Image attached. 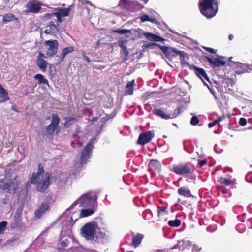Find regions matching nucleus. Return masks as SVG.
Listing matches in <instances>:
<instances>
[{
	"mask_svg": "<svg viewBox=\"0 0 252 252\" xmlns=\"http://www.w3.org/2000/svg\"><path fill=\"white\" fill-rule=\"evenodd\" d=\"M44 172V167L41 163L38 164L37 172L33 173L29 180V183L36 184V190L42 193L45 191L52 183V174Z\"/></svg>",
	"mask_w": 252,
	"mask_h": 252,
	"instance_id": "obj_1",
	"label": "nucleus"
},
{
	"mask_svg": "<svg viewBox=\"0 0 252 252\" xmlns=\"http://www.w3.org/2000/svg\"><path fill=\"white\" fill-rule=\"evenodd\" d=\"M97 196L93 193H88L81 196L77 200V203L84 206H90L91 208L85 209L81 210L80 217H86L94 213V207L97 206Z\"/></svg>",
	"mask_w": 252,
	"mask_h": 252,
	"instance_id": "obj_2",
	"label": "nucleus"
},
{
	"mask_svg": "<svg viewBox=\"0 0 252 252\" xmlns=\"http://www.w3.org/2000/svg\"><path fill=\"white\" fill-rule=\"evenodd\" d=\"M199 8L201 13L207 18L215 16L218 10L217 0H200Z\"/></svg>",
	"mask_w": 252,
	"mask_h": 252,
	"instance_id": "obj_3",
	"label": "nucleus"
},
{
	"mask_svg": "<svg viewBox=\"0 0 252 252\" xmlns=\"http://www.w3.org/2000/svg\"><path fill=\"white\" fill-rule=\"evenodd\" d=\"M19 183L17 178L0 180V189L8 194H14L19 190Z\"/></svg>",
	"mask_w": 252,
	"mask_h": 252,
	"instance_id": "obj_4",
	"label": "nucleus"
},
{
	"mask_svg": "<svg viewBox=\"0 0 252 252\" xmlns=\"http://www.w3.org/2000/svg\"><path fill=\"white\" fill-rule=\"evenodd\" d=\"M150 46H156L158 47L164 54L165 56L170 59H172L173 58L176 57L177 55H179L183 58L187 56V54L185 53L184 51L178 50L175 48H169L167 46H162L156 43H151L150 44L148 45L147 47H149Z\"/></svg>",
	"mask_w": 252,
	"mask_h": 252,
	"instance_id": "obj_5",
	"label": "nucleus"
},
{
	"mask_svg": "<svg viewBox=\"0 0 252 252\" xmlns=\"http://www.w3.org/2000/svg\"><path fill=\"white\" fill-rule=\"evenodd\" d=\"M94 147L93 140L91 139L82 151L79 160L81 165L85 164L88 159L90 158Z\"/></svg>",
	"mask_w": 252,
	"mask_h": 252,
	"instance_id": "obj_6",
	"label": "nucleus"
},
{
	"mask_svg": "<svg viewBox=\"0 0 252 252\" xmlns=\"http://www.w3.org/2000/svg\"><path fill=\"white\" fill-rule=\"evenodd\" d=\"M95 231V225L92 223H86L81 229L82 236L89 240L94 239Z\"/></svg>",
	"mask_w": 252,
	"mask_h": 252,
	"instance_id": "obj_7",
	"label": "nucleus"
},
{
	"mask_svg": "<svg viewBox=\"0 0 252 252\" xmlns=\"http://www.w3.org/2000/svg\"><path fill=\"white\" fill-rule=\"evenodd\" d=\"M60 122V119L57 114H53L52 116L51 123L46 126V131L49 135H53L56 131L58 134L59 132L58 126Z\"/></svg>",
	"mask_w": 252,
	"mask_h": 252,
	"instance_id": "obj_8",
	"label": "nucleus"
},
{
	"mask_svg": "<svg viewBox=\"0 0 252 252\" xmlns=\"http://www.w3.org/2000/svg\"><path fill=\"white\" fill-rule=\"evenodd\" d=\"M171 170L177 175L186 176L191 172V165L190 163L176 165Z\"/></svg>",
	"mask_w": 252,
	"mask_h": 252,
	"instance_id": "obj_9",
	"label": "nucleus"
},
{
	"mask_svg": "<svg viewBox=\"0 0 252 252\" xmlns=\"http://www.w3.org/2000/svg\"><path fill=\"white\" fill-rule=\"evenodd\" d=\"M154 137V134L151 131L141 133L139 136L137 144L141 145H144L145 144L150 142Z\"/></svg>",
	"mask_w": 252,
	"mask_h": 252,
	"instance_id": "obj_10",
	"label": "nucleus"
},
{
	"mask_svg": "<svg viewBox=\"0 0 252 252\" xmlns=\"http://www.w3.org/2000/svg\"><path fill=\"white\" fill-rule=\"evenodd\" d=\"M58 12H53L52 13H46L43 16V17L46 19H50L54 18V17H65L67 16L69 14L70 11V7L67 8H60L58 9Z\"/></svg>",
	"mask_w": 252,
	"mask_h": 252,
	"instance_id": "obj_11",
	"label": "nucleus"
},
{
	"mask_svg": "<svg viewBox=\"0 0 252 252\" xmlns=\"http://www.w3.org/2000/svg\"><path fill=\"white\" fill-rule=\"evenodd\" d=\"M45 43L49 46L46 53L48 57H52L57 53L58 42L56 40H47Z\"/></svg>",
	"mask_w": 252,
	"mask_h": 252,
	"instance_id": "obj_12",
	"label": "nucleus"
},
{
	"mask_svg": "<svg viewBox=\"0 0 252 252\" xmlns=\"http://www.w3.org/2000/svg\"><path fill=\"white\" fill-rule=\"evenodd\" d=\"M26 12L27 13H37L41 7L39 3H36L34 1H29L26 5Z\"/></svg>",
	"mask_w": 252,
	"mask_h": 252,
	"instance_id": "obj_13",
	"label": "nucleus"
},
{
	"mask_svg": "<svg viewBox=\"0 0 252 252\" xmlns=\"http://www.w3.org/2000/svg\"><path fill=\"white\" fill-rule=\"evenodd\" d=\"M161 170V164L157 160L151 159L148 164V171L154 172L157 171L159 172Z\"/></svg>",
	"mask_w": 252,
	"mask_h": 252,
	"instance_id": "obj_14",
	"label": "nucleus"
},
{
	"mask_svg": "<svg viewBox=\"0 0 252 252\" xmlns=\"http://www.w3.org/2000/svg\"><path fill=\"white\" fill-rule=\"evenodd\" d=\"M192 69L194 71L195 74L202 80L204 79L206 81H209V77L204 69L198 67L196 66H193Z\"/></svg>",
	"mask_w": 252,
	"mask_h": 252,
	"instance_id": "obj_15",
	"label": "nucleus"
},
{
	"mask_svg": "<svg viewBox=\"0 0 252 252\" xmlns=\"http://www.w3.org/2000/svg\"><path fill=\"white\" fill-rule=\"evenodd\" d=\"M206 60L213 66V67H217L220 66H225L226 62L217 58L211 59L209 57H206Z\"/></svg>",
	"mask_w": 252,
	"mask_h": 252,
	"instance_id": "obj_16",
	"label": "nucleus"
},
{
	"mask_svg": "<svg viewBox=\"0 0 252 252\" xmlns=\"http://www.w3.org/2000/svg\"><path fill=\"white\" fill-rule=\"evenodd\" d=\"M153 113L156 116L160 117L163 119H171L170 114L167 113L165 110L156 108L153 110Z\"/></svg>",
	"mask_w": 252,
	"mask_h": 252,
	"instance_id": "obj_17",
	"label": "nucleus"
},
{
	"mask_svg": "<svg viewBox=\"0 0 252 252\" xmlns=\"http://www.w3.org/2000/svg\"><path fill=\"white\" fill-rule=\"evenodd\" d=\"M49 209V205L47 203H42L39 208L35 211V215L40 218L45 212Z\"/></svg>",
	"mask_w": 252,
	"mask_h": 252,
	"instance_id": "obj_18",
	"label": "nucleus"
},
{
	"mask_svg": "<svg viewBox=\"0 0 252 252\" xmlns=\"http://www.w3.org/2000/svg\"><path fill=\"white\" fill-rule=\"evenodd\" d=\"M144 35L146 39L150 41L160 42L164 40L162 37L150 32H145Z\"/></svg>",
	"mask_w": 252,
	"mask_h": 252,
	"instance_id": "obj_19",
	"label": "nucleus"
},
{
	"mask_svg": "<svg viewBox=\"0 0 252 252\" xmlns=\"http://www.w3.org/2000/svg\"><path fill=\"white\" fill-rule=\"evenodd\" d=\"M144 235L138 233L135 235H133L132 237V241L130 243V245L133 246L134 248H137L141 244Z\"/></svg>",
	"mask_w": 252,
	"mask_h": 252,
	"instance_id": "obj_20",
	"label": "nucleus"
},
{
	"mask_svg": "<svg viewBox=\"0 0 252 252\" xmlns=\"http://www.w3.org/2000/svg\"><path fill=\"white\" fill-rule=\"evenodd\" d=\"M178 193L181 196H184L186 197H192L191 192L188 187L183 186L179 188L178 189Z\"/></svg>",
	"mask_w": 252,
	"mask_h": 252,
	"instance_id": "obj_21",
	"label": "nucleus"
},
{
	"mask_svg": "<svg viewBox=\"0 0 252 252\" xmlns=\"http://www.w3.org/2000/svg\"><path fill=\"white\" fill-rule=\"evenodd\" d=\"M0 103L4 102L9 99L7 91L0 84Z\"/></svg>",
	"mask_w": 252,
	"mask_h": 252,
	"instance_id": "obj_22",
	"label": "nucleus"
},
{
	"mask_svg": "<svg viewBox=\"0 0 252 252\" xmlns=\"http://www.w3.org/2000/svg\"><path fill=\"white\" fill-rule=\"evenodd\" d=\"M57 30V28L56 25L53 21H50L46 26L44 32L46 34H51L55 32Z\"/></svg>",
	"mask_w": 252,
	"mask_h": 252,
	"instance_id": "obj_23",
	"label": "nucleus"
},
{
	"mask_svg": "<svg viewBox=\"0 0 252 252\" xmlns=\"http://www.w3.org/2000/svg\"><path fill=\"white\" fill-rule=\"evenodd\" d=\"M36 64L42 72H45L46 71L48 63L44 59L37 58Z\"/></svg>",
	"mask_w": 252,
	"mask_h": 252,
	"instance_id": "obj_24",
	"label": "nucleus"
},
{
	"mask_svg": "<svg viewBox=\"0 0 252 252\" xmlns=\"http://www.w3.org/2000/svg\"><path fill=\"white\" fill-rule=\"evenodd\" d=\"M74 51V48L72 46L67 47L63 48L62 50L61 55L59 57L60 60L61 61H63L64 60L65 56L67 54L73 52Z\"/></svg>",
	"mask_w": 252,
	"mask_h": 252,
	"instance_id": "obj_25",
	"label": "nucleus"
},
{
	"mask_svg": "<svg viewBox=\"0 0 252 252\" xmlns=\"http://www.w3.org/2000/svg\"><path fill=\"white\" fill-rule=\"evenodd\" d=\"M134 81L128 82L126 85V89L125 91V95H131L133 93V85Z\"/></svg>",
	"mask_w": 252,
	"mask_h": 252,
	"instance_id": "obj_26",
	"label": "nucleus"
},
{
	"mask_svg": "<svg viewBox=\"0 0 252 252\" xmlns=\"http://www.w3.org/2000/svg\"><path fill=\"white\" fill-rule=\"evenodd\" d=\"M34 78L35 79L38 80V83L39 84H43L45 85H49V82L48 80L41 74H36Z\"/></svg>",
	"mask_w": 252,
	"mask_h": 252,
	"instance_id": "obj_27",
	"label": "nucleus"
},
{
	"mask_svg": "<svg viewBox=\"0 0 252 252\" xmlns=\"http://www.w3.org/2000/svg\"><path fill=\"white\" fill-rule=\"evenodd\" d=\"M158 215L159 217L161 216H164L168 213L167 207L165 206H158Z\"/></svg>",
	"mask_w": 252,
	"mask_h": 252,
	"instance_id": "obj_28",
	"label": "nucleus"
},
{
	"mask_svg": "<svg viewBox=\"0 0 252 252\" xmlns=\"http://www.w3.org/2000/svg\"><path fill=\"white\" fill-rule=\"evenodd\" d=\"M181 224V220L179 219H175V220H170L168 222V224L173 227H177Z\"/></svg>",
	"mask_w": 252,
	"mask_h": 252,
	"instance_id": "obj_29",
	"label": "nucleus"
},
{
	"mask_svg": "<svg viewBox=\"0 0 252 252\" xmlns=\"http://www.w3.org/2000/svg\"><path fill=\"white\" fill-rule=\"evenodd\" d=\"M15 19H16V18L15 17L14 14H6L3 16L2 21L5 23L14 20Z\"/></svg>",
	"mask_w": 252,
	"mask_h": 252,
	"instance_id": "obj_30",
	"label": "nucleus"
},
{
	"mask_svg": "<svg viewBox=\"0 0 252 252\" xmlns=\"http://www.w3.org/2000/svg\"><path fill=\"white\" fill-rule=\"evenodd\" d=\"M236 69L235 72L243 73L244 72V64L241 63H236L235 64Z\"/></svg>",
	"mask_w": 252,
	"mask_h": 252,
	"instance_id": "obj_31",
	"label": "nucleus"
},
{
	"mask_svg": "<svg viewBox=\"0 0 252 252\" xmlns=\"http://www.w3.org/2000/svg\"><path fill=\"white\" fill-rule=\"evenodd\" d=\"M225 118V116L224 115L222 116L219 117L217 118V119L215 120V121H214L213 122H212L211 123H210L208 125V127L209 128H212V127H214L215 125L218 124L219 122L222 121Z\"/></svg>",
	"mask_w": 252,
	"mask_h": 252,
	"instance_id": "obj_32",
	"label": "nucleus"
},
{
	"mask_svg": "<svg viewBox=\"0 0 252 252\" xmlns=\"http://www.w3.org/2000/svg\"><path fill=\"white\" fill-rule=\"evenodd\" d=\"M119 45H120V47L121 48L122 50V53L126 57L125 60H127L126 57L128 56V55L129 54V52L127 50L126 47L125 45H124L123 42L120 43Z\"/></svg>",
	"mask_w": 252,
	"mask_h": 252,
	"instance_id": "obj_33",
	"label": "nucleus"
},
{
	"mask_svg": "<svg viewBox=\"0 0 252 252\" xmlns=\"http://www.w3.org/2000/svg\"><path fill=\"white\" fill-rule=\"evenodd\" d=\"M182 111L181 107H178L175 110L173 114H170L171 119L176 118L178 116Z\"/></svg>",
	"mask_w": 252,
	"mask_h": 252,
	"instance_id": "obj_34",
	"label": "nucleus"
},
{
	"mask_svg": "<svg viewBox=\"0 0 252 252\" xmlns=\"http://www.w3.org/2000/svg\"><path fill=\"white\" fill-rule=\"evenodd\" d=\"M219 181L222 184H224L226 186L230 185L232 181L231 180L224 178V177H220L219 179Z\"/></svg>",
	"mask_w": 252,
	"mask_h": 252,
	"instance_id": "obj_35",
	"label": "nucleus"
},
{
	"mask_svg": "<svg viewBox=\"0 0 252 252\" xmlns=\"http://www.w3.org/2000/svg\"><path fill=\"white\" fill-rule=\"evenodd\" d=\"M7 222L6 221H3L0 222V234H3L6 229Z\"/></svg>",
	"mask_w": 252,
	"mask_h": 252,
	"instance_id": "obj_36",
	"label": "nucleus"
},
{
	"mask_svg": "<svg viewBox=\"0 0 252 252\" xmlns=\"http://www.w3.org/2000/svg\"><path fill=\"white\" fill-rule=\"evenodd\" d=\"M113 32L120 34H125L126 33H130V31L126 29H118L114 30Z\"/></svg>",
	"mask_w": 252,
	"mask_h": 252,
	"instance_id": "obj_37",
	"label": "nucleus"
},
{
	"mask_svg": "<svg viewBox=\"0 0 252 252\" xmlns=\"http://www.w3.org/2000/svg\"><path fill=\"white\" fill-rule=\"evenodd\" d=\"M65 122L64 125L65 127L69 126L72 124L71 122L75 120L74 118L71 117H67L65 118Z\"/></svg>",
	"mask_w": 252,
	"mask_h": 252,
	"instance_id": "obj_38",
	"label": "nucleus"
},
{
	"mask_svg": "<svg viewBox=\"0 0 252 252\" xmlns=\"http://www.w3.org/2000/svg\"><path fill=\"white\" fill-rule=\"evenodd\" d=\"M199 123V120L197 116H193L190 120V124L192 126H196Z\"/></svg>",
	"mask_w": 252,
	"mask_h": 252,
	"instance_id": "obj_39",
	"label": "nucleus"
},
{
	"mask_svg": "<svg viewBox=\"0 0 252 252\" xmlns=\"http://www.w3.org/2000/svg\"><path fill=\"white\" fill-rule=\"evenodd\" d=\"M202 48L206 51H207L210 53H212V54H215L217 52V50H214V49H213L212 48L204 47V46H203Z\"/></svg>",
	"mask_w": 252,
	"mask_h": 252,
	"instance_id": "obj_40",
	"label": "nucleus"
},
{
	"mask_svg": "<svg viewBox=\"0 0 252 252\" xmlns=\"http://www.w3.org/2000/svg\"><path fill=\"white\" fill-rule=\"evenodd\" d=\"M150 17L148 15L144 14L143 15L141 16L140 17V19L141 22H144L146 21H149L150 20Z\"/></svg>",
	"mask_w": 252,
	"mask_h": 252,
	"instance_id": "obj_41",
	"label": "nucleus"
},
{
	"mask_svg": "<svg viewBox=\"0 0 252 252\" xmlns=\"http://www.w3.org/2000/svg\"><path fill=\"white\" fill-rule=\"evenodd\" d=\"M247 123V120L245 118H241L239 120V125L241 126H245Z\"/></svg>",
	"mask_w": 252,
	"mask_h": 252,
	"instance_id": "obj_42",
	"label": "nucleus"
},
{
	"mask_svg": "<svg viewBox=\"0 0 252 252\" xmlns=\"http://www.w3.org/2000/svg\"><path fill=\"white\" fill-rule=\"evenodd\" d=\"M207 162L206 160H202L198 162L197 167H201L207 164Z\"/></svg>",
	"mask_w": 252,
	"mask_h": 252,
	"instance_id": "obj_43",
	"label": "nucleus"
},
{
	"mask_svg": "<svg viewBox=\"0 0 252 252\" xmlns=\"http://www.w3.org/2000/svg\"><path fill=\"white\" fill-rule=\"evenodd\" d=\"M82 56H83V59L85 61H86L87 63H90L91 62L90 58L85 55V52H82Z\"/></svg>",
	"mask_w": 252,
	"mask_h": 252,
	"instance_id": "obj_44",
	"label": "nucleus"
},
{
	"mask_svg": "<svg viewBox=\"0 0 252 252\" xmlns=\"http://www.w3.org/2000/svg\"><path fill=\"white\" fill-rule=\"evenodd\" d=\"M201 250V248L199 247L197 245L194 244L193 245L192 250L193 251H197L198 252Z\"/></svg>",
	"mask_w": 252,
	"mask_h": 252,
	"instance_id": "obj_45",
	"label": "nucleus"
},
{
	"mask_svg": "<svg viewBox=\"0 0 252 252\" xmlns=\"http://www.w3.org/2000/svg\"><path fill=\"white\" fill-rule=\"evenodd\" d=\"M60 244L63 248H65L67 246V243L65 241H62L60 242Z\"/></svg>",
	"mask_w": 252,
	"mask_h": 252,
	"instance_id": "obj_46",
	"label": "nucleus"
},
{
	"mask_svg": "<svg viewBox=\"0 0 252 252\" xmlns=\"http://www.w3.org/2000/svg\"><path fill=\"white\" fill-rule=\"evenodd\" d=\"M45 55L43 53L40 52L39 53L38 56H37V58L40 59H43V58H45Z\"/></svg>",
	"mask_w": 252,
	"mask_h": 252,
	"instance_id": "obj_47",
	"label": "nucleus"
},
{
	"mask_svg": "<svg viewBox=\"0 0 252 252\" xmlns=\"http://www.w3.org/2000/svg\"><path fill=\"white\" fill-rule=\"evenodd\" d=\"M149 21H150L152 23H154V24H157L158 22V21L156 19L151 18H150Z\"/></svg>",
	"mask_w": 252,
	"mask_h": 252,
	"instance_id": "obj_48",
	"label": "nucleus"
},
{
	"mask_svg": "<svg viewBox=\"0 0 252 252\" xmlns=\"http://www.w3.org/2000/svg\"><path fill=\"white\" fill-rule=\"evenodd\" d=\"M94 68L96 69H104L105 68V66H103V65H100L99 66H95Z\"/></svg>",
	"mask_w": 252,
	"mask_h": 252,
	"instance_id": "obj_49",
	"label": "nucleus"
},
{
	"mask_svg": "<svg viewBox=\"0 0 252 252\" xmlns=\"http://www.w3.org/2000/svg\"><path fill=\"white\" fill-rule=\"evenodd\" d=\"M76 134H77L78 133L80 132V127L78 126H77L76 128Z\"/></svg>",
	"mask_w": 252,
	"mask_h": 252,
	"instance_id": "obj_50",
	"label": "nucleus"
},
{
	"mask_svg": "<svg viewBox=\"0 0 252 252\" xmlns=\"http://www.w3.org/2000/svg\"><path fill=\"white\" fill-rule=\"evenodd\" d=\"M179 248V244H177L176 245H175V246H174L171 249L173 250V249H177V248Z\"/></svg>",
	"mask_w": 252,
	"mask_h": 252,
	"instance_id": "obj_51",
	"label": "nucleus"
},
{
	"mask_svg": "<svg viewBox=\"0 0 252 252\" xmlns=\"http://www.w3.org/2000/svg\"><path fill=\"white\" fill-rule=\"evenodd\" d=\"M233 38H234V36H233V34H229V39L230 40H233Z\"/></svg>",
	"mask_w": 252,
	"mask_h": 252,
	"instance_id": "obj_52",
	"label": "nucleus"
},
{
	"mask_svg": "<svg viewBox=\"0 0 252 252\" xmlns=\"http://www.w3.org/2000/svg\"><path fill=\"white\" fill-rule=\"evenodd\" d=\"M61 17L62 16H60V17H56L57 20H58L59 22H61L62 21V19H61Z\"/></svg>",
	"mask_w": 252,
	"mask_h": 252,
	"instance_id": "obj_53",
	"label": "nucleus"
},
{
	"mask_svg": "<svg viewBox=\"0 0 252 252\" xmlns=\"http://www.w3.org/2000/svg\"><path fill=\"white\" fill-rule=\"evenodd\" d=\"M97 119V117H94L92 119V121H96Z\"/></svg>",
	"mask_w": 252,
	"mask_h": 252,
	"instance_id": "obj_54",
	"label": "nucleus"
},
{
	"mask_svg": "<svg viewBox=\"0 0 252 252\" xmlns=\"http://www.w3.org/2000/svg\"><path fill=\"white\" fill-rule=\"evenodd\" d=\"M126 252H133V251H127Z\"/></svg>",
	"mask_w": 252,
	"mask_h": 252,
	"instance_id": "obj_55",
	"label": "nucleus"
},
{
	"mask_svg": "<svg viewBox=\"0 0 252 252\" xmlns=\"http://www.w3.org/2000/svg\"><path fill=\"white\" fill-rule=\"evenodd\" d=\"M1 242H2V239H0V244L1 243Z\"/></svg>",
	"mask_w": 252,
	"mask_h": 252,
	"instance_id": "obj_56",
	"label": "nucleus"
},
{
	"mask_svg": "<svg viewBox=\"0 0 252 252\" xmlns=\"http://www.w3.org/2000/svg\"><path fill=\"white\" fill-rule=\"evenodd\" d=\"M220 58H223V57H222V56H220Z\"/></svg>",
	"mask_w": 252,
	"mask_h": 252,
	"instance_id": "obj_57",
	"label": "nucleus"
}]
</instances>
